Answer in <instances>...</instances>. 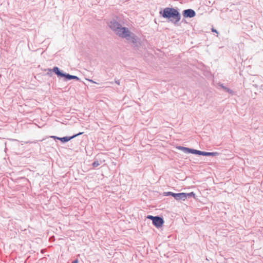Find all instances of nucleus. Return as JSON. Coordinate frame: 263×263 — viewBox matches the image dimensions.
<instances>
[{"label":"nucleus","instance_id":"obj_2","mask_svg":"<svg viewBox=\"0 0 263 263\" xmlns=\"http://www.w3.org/2000/svg\"><path fill=\"white\" fill-rule=\"evenodd\" d=\"M160 15L176 25L180 20L181 16L178 9L173 7H166L159 11Z\"/></svg>","mask_w":263,"mask_h":263},{"label":"nucleus","instance_id":"obj_6","mask_svg":"<svg viewBox=\"0 0 263 263\" xmlns=\"http://www.w3.org/2000/svg\"><path fill=\"white\" fill-rule=\"evenodd\" d=\"M165 196H172L177 200H182V193H175L172 192H168L164 193Z\"/></svg>","mask_w":263,"mask_h":263},{"label":"nucleus","instance_id":"obj_1","mask_svg":"<svg viewBox=\"0 0 263 263\" xmlns=\"http://www.w3.org/2000/svg\"><path fill=\"white\" fill-rule=\"evenodd\" d=\"M109 28L119 37L126 39L128 42H131L135 47L138 45V38L133 32H131L128 28L122 27L121 25L115 20L111 21L108 23Z\"/></svg>","mask_w":263,"mask_h":263},{"label":"nucleus","instance_id":"obj_19","mask_svg":"<svg viewBox=\"0 0 263 263\" xmlns=\"http://www.w3.org/2000/svg\"><path fill=\"white\" fill-rule=\"evenodd\" d=\"M71 263H78V261L77 259L74 260Z\"/></svg>","mask_w":263,"mask_h":263},{"label":"nucleus","instance_id":"obj_7","mask_svg":"<svg viewBox=\"0 0 263 263\" xmlns=\"http://www.w3.org/2000/svg\"><path fill=\"white\" fill-rule=\"evenodd\" d=\"M82 132H80L78 134L73 135V136H70V137H62V138H57V139H59L61 142H62L63 143H65V142H67L69 141L70 140H71L72 138H74L77 136L80 135H82Z\"/></svg>","mask_w":263,"mask_h":263},{"label":"nucleus","instance_id":"obj_3","mask_svg":"<svg viewBox=\"0 0 263 263\" xmlns=\"http://www.w3.org/2000/svg\"><path fill=\"white\" fill-rule=\"evenodd\" d=\"M52 71L54 72L59 77H64L65 80H70L71 79L79 80V78L75 76L70 75L68 73L62 72L58 67H54Z\"/></svg>","mask_w":263,"mask_h":263},{"label":"nucleus","instance_id":"obj_16","mask_svg":"<svg viewBox=\"0 0 263 263\" xmlns=\"http://www.w3.org/2000/svg\"><path fill=\"white\" fill-rule=\"evenodd\" d=\"M115 83L118 84V85H120V80H118V79H115Z\"/></svg>","mask_w":263,"mask_h":263},{"label":"nucleus","instance_id":"obj_13","mask_svg":"<svg viewBox=\"0 0 263 263\" xmlns=\"http://www.w3.org/2000/svg\"><path fill=\"white\" fill-rule=\"evenodd\" d=\"M192 149V148H189V147H185L184 148V153H186V154H189V153L191 154Z\"/></svg>","mask_w":263,"mask_h":263},{"label":"nucleus","instance_id":"obj_5","mask_svg":"<svg viewBox=\"0 0 263 263\" xmlns=\"http://www.w3.org/2000/svg\"><path fill=\"white\" fill-rule=\"evenodd\" d=\"M152 223L153 225L156 228H159L163 225L164 223V220L163 218L159 216H156V218H155L154 220H153Z\"/></svg>","mask_w":263,"mask_h":263},{"label":"nucleus","instance_id":"obj_17","mask_svg":"<svg viewBox=\"0 0 263 263\" xmlns=\"http://www.w3.org/2000/svg\"><path fill=\"white\" fill-rule=\"evenodd\" d=\"M87 81L91 82V83L92 84H95V83H96L95 82H94L93 81L91 80H89V79H85Z\"/></svg>","mask_w":263,"mask_h":263},{"label":"nucleus","instance_id":"obj_14","mask_svg":"<svg viewBox=\"0 0 263 263\" xmlns=\"http://www.w3.org/2000/svg\"><path fill=\"white\" fill-rule=\"evenodd\" d=\"M146 218L148 219L152 220L153 222V220H154L155 218H156V216H154L152 215H147Z\"/></svg>","mask_w":263,"mask_h":263},{"label":"nucleus","instance_id":"obj_15","mask_svg":"<svg viewBox=\"0 0 263 263\" xmlns=\"http://www.w3.org/2000/svg\"><path fill=\"white\" fill-rule=\"evenodd\" d=\"M185 147H184V146H179L177 147V148L179 150H181L184 152Z\"/></svg>","mask_w":263,"mask_h":263},{"label":"nucleus","instance_id":"obj_20","mask_svg":"<svg viewBox=\"0 0 263 263\" xmlns=\"http://www.w3.org/2000/svg\"><path fill=\"white\" fill-rule=\"evenodd\" d=\"M51 138H53V139H57V138H58V137H56V136H51Z\"/></svg>","mask_w":263,"mask_h":263},{"label":"nucleus","instance_id":"obj_18","mask_svg":"<svg viewBox=\"0 0 263 263\" xmlns=\"http://www.w3.org/2000/svg\"><path fill=\"white\" fill-rule=\"evenodd\" d=\"M212 31L214 32H216L217 33H218L217 31L215 29H214L213 28L212 29Z\"/></svg>","mask_w":263,"mask_h":263},{"label":"nucleus","instance_id":"obj_9","mask_svg":"<svg viewBox=\"0 0 263 263\" xmlns=\"http://www.w3.org/2000/svg\"><path fill=\"white\" fill-rule=\"evenodd\" d=\"M218 153L217 152H206L202 151V156H216L218 155Z\"/></svg>","mask_w":263,"mask_h":263},{"label":"nucleus","instance_id":"obj_12","mask_svg":"<svg viewBox=\"0 0 263 263\" xmlns=\"http://www.w3.org/2000/svg\"><path fill=\"white\" fill-rule=\"evenodd\" d=\"M101 164V162L98 160L92 162V165L93 167L95 168L99 166Z\"/></svg>","mask_w":263,"mask_h":263},{"label":"nucleus","instance_id":"obj_4","mask_svg":"<svg viewBox=\"0 0 263 263\" xmlns=\"http://www.w3.org/2000/svg\"><path fill=\"white\" fill-rule=\"evenodd\" d=\"M182 15L184 18H192L196 16V12L192 9H185L182 11Z\"/></svg>","mask_w":263,"mask_h":263},{"label":"nucleus","instance_id":"obj_10","mask_svg":"<svg viewBox=\"0 0 263 263\" xmlns=\"http://www.w3.org/2000/svg\"><path fill=\"white\" fill-rule=\"evenodd\" d=\"M191 154L198 155H202V151L192 148Z\"/></svg>","mask_w":263,"mask_h":263},{"label":"nucleus","instance_id":"obj_8","mask_svg":"<svg viewBox=\"0 0 263 263\" xmlns=\"http://www.w3.org/2000/svg\"><path fill=\"white\" fill-rule=\"evenodd\" d=\"M182 195H184V196H182V200H185L187 198H190V197H193L194 198H195V194L193 192H192L189 193H182Z\"/></svg>","mask_w":263,"mask_h":263},{"label":"nucleus","instance_id":"obj_11","mask_svg":"<svg viewBox=\"0 0 263 263\" xmlns=\"http://www.w3.org/2000/svg\"><path fill=\"white\" fill-rule=\"evenodd\" d=\"M220 86L226 92H228L229 93H232L233 91L231 89H230V88H228L225 87L223 85V84H221Z\"/></svg>","mask_w":263,"mask_h":263}]
</instances>
